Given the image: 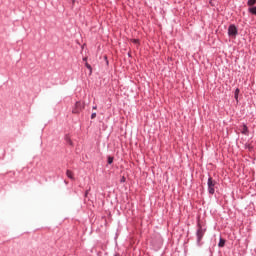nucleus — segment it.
<instances>
[{"label":"nucleus","mask_w":256,"mask_h":256,"mask_svg":"<svg viewBox=\"0 0 256 256\" xmlns=\"http://www.w3.org/2000/svg\"><path fill=\"white\" fill-rule=\"evenodd\" d=\"M255 3H256V0H248L247 6L248 7H253V5H255Z\"/></svg>","instance_id":"7"},{"label":"nucleus","mask_w":256,"mask_h":256,"mask_svg":"<svg viewBox=\"0 0 256 256\" xmlns=\"http://www.w3.org/2000/svg\"><path fill=\"white\" fill-rule=\"evenodd\" d=\"M88 193H89V191H86V193H85V196H86V197H87Z\"/></svg>","instance_id":"17"},{"label":"nucleus","mask_w":256,"mask_h":256,"mask_svg":"<svg viewBox=\"0 0 256 256\" xmlns=\"http://www.w3.org/2000/svg\"><path fill=\"white\" fill-rule=\"evenodd\" d=\"M93 109H97V106H94Z\"/></svg>","instance_id":"19"},{"label":"nucleus","mask_w":256,"mask_h":256,"mask_svg":"<svg viewBox=\"0 0 256 256\" xmlns=\"http://www.w3.org/2000/svg\"><path fill=\"white\" fill-rule=\"evenodd\" d=\"M125 181H127V179L125 178V176H122V178L120 179V183H125Z\"/></svg>","instance_id":"14"},{"label":"nucleus","mask_w":256,"mask_h":256,"mask_svg":"<svg viewBox=\"0 0 256 256\" xmlns=\"http://www.w3.org/2000/svg\"><path fill=\"white\" fill-rule=\"evenodd\" d=\"M83 61H87V58H84Z\"/></svg>","instance_id":"18"},{"label":"nucleus","mask_w":256,"mask_h":256,"mask_svg":"<svg viewBox=\"0 0 256 256\" xmlns=\"http://www.w3.org/2000/svg\"><path fill=\"white\" fill-rule=\"evenodd\" d=\"M95 117H97V113H92V115H91V119H95Z\"/></svg>","instance_id":"15"},{"label":"nucleus","mask_w":256,"mask_h":256,"mask_svg":"<svg viewBox=\"0 0 256 256\" xmlns=\"http://www.w3.org/2000/svg\"><path fill=\"white\" fill-rule=\"evenodd\" d=\"M204 235H205V230L201 227V224H198V230H197L198 243L203 239Z\"/></svg>","instance_id":"3"},{"label":"nucleus","mask_w":256,"mask_h":256,"mask_svg":"<svg viewBox=\"0 0 256 256\" xmlns=\"http://www.w3.org/2000/svg\"><path fill=\"white\" fill-rule=\"evenodd\" d=\"M248 11L249 13H252V15H256V7H250Z\"/></svg>","instance_id":"8"},{"label":"nucleus","mask_w":256,"mask_h":256,"mask_svg":"<svg viewBox=\"0 0 256 256\" xmlns=\"http://www.w3.org/2000/svg\"><path fill=\"white\" fill-rule=\"evenodd\" d=\"M113 163V157L109 156L108 157V165H111Z\"/></svg>","instance_id":"13"},{"label":"nucleus","mask_w":256,"mask_h":256,"mask_svg":"<svg viewBox=\"0 0 256 256\" xmlns=\"http://www.w3.org/2000/svg\"><path fill=\"white\" fill-rule=\"evenodd\" d=\"M66 175L68 179H72V180L75 179V177L73 176V172L71 170H67Z\"/></svg>","instance_id":"6"},{"label":"nucleus","mask_w":256,"mask_h":256,"mask_svg":"<svg viewBox=\"0 0 256 256\" xmlns=\"http://www.w3.org/2000/svg\"><path fill=\"white\" fill-rule=\"evenodd\" d=\"M219 247H225V240L223 238L220 239L219 243H218Z\"/></svg>","instance_id":"9"},{"label":"nucleus","mask_w":256,"mask_h":256,"mask_svg":"<svg viewBox=\"0 0 256 256\" xmlns=\"http://www.w3.org/2000/svg\"><path fill=\"white\" fill-rule=\"evenodd\" d=\"M208 193H210V195H214L215 194V186L217 185V181L213 180L212 177L208 178Z\"/></svg>","instance_id":"2"},{"label":"nucleus","mask_w":256,"mask_h":256,"mask_svg":"<svg viewBox=\"0 0 256 256\" xmlns=\"http://www.w3.org/2000/svg\"><path fill=\"white\" fill-rule=\"evenodd\" d=\"M241 133H242L243 135H249V129L247 128V125H243V126H242Z\"/></svg>","instance_id":"5"},{"label":"nucleus","mask_w":256,"mask_h":256,"mask_svg":"<svg viewBox=\"0 0 256 256\" xmlns=\"http://www.w3.org/2000/svg\"><path fill=\"white\" fill-rule=\"evenodd\" d=\"M229 37H237V27L235 25H230L228 28Z\"/></svg>","instance_id":"4"},{"label":"nucleus","mask_w":256,"mask_h":256,"mask_svg":"<svg viewBox=\"0 0 256 256\" xmlns=\"http://www.w3.org/2000/svg\"><path fill=\"white\" fill-rule=\"evenodd\" d=\"M239 93H240V90H239V88H237V89L235 90V99H236V100L239 99Z\"/></svg>","instance_id":"11"},{"label":"nucleus","mask_w":256,"mask_h":256,"mask_svg":"<svg viewBox=\"0 0 256 256\" xmlns=\"http://www.w3.org/2000/svg\"><path fill=\"white\" fill-rule=\"evenodd\" d=\"M132 43L137 44V43H139V40L138 39H134V40H132Z\"/></svg>","instance_id":"16"},{"label":"nucleus","mask_w":256,"mask_h":256,"mask_svg":"<svg viewBox=\"0 0 256 256\" xmlns=\"http://www.w3.org/2000/svg\"><path fill=\"white\" fill-rule=\"evenodd\" d=\"M84 109H85V104H83L81 101H78L75 103L72 109V113L74 115H79V113H81V111H83Z\"/></svg>","instance_id":"1"},{"label":"nucleus","mask_w":256,"mask_h":256,"mask_svg":"<svg viewBox=\"0 0 256 256\" xmlns=\"http://www.w3.org/2000/svg\"><path fill=\"white\" fill-rule=\"evenodd\" d=\"M85 66L87 67V69H89L90 74L93 73V68L91 67V65L89 63H85Z\"/></svg>","instance_id":"10"},{"label":"nucleus","mask_w":256,"mask_h":256,"mask_svg":"<svg viewBox=\"0 0 256 256\" xmlns=\"http://www.w3.org/2000/svg\"><path fill=\"white\" fill-rule=\"evenodd\" d=\"M66 141H67V143H69L70 145H73V141H71V138H69V136H66Z\"/></svg>","instance_id":"12"}]
</instances>
